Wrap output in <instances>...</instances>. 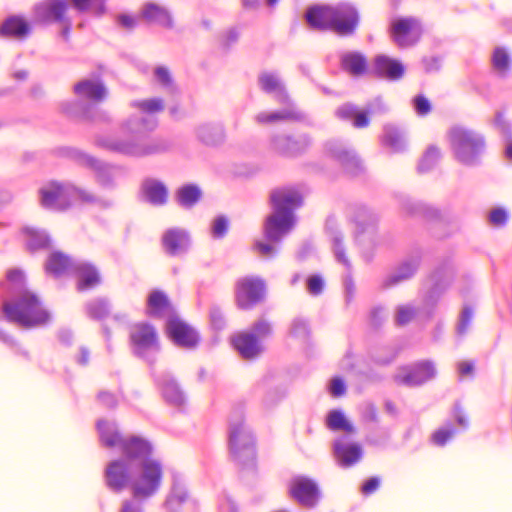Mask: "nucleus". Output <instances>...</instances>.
Segmentation results:
<instances>
[{"mask_svg":"<svg viewBox=\"0 0 512 512\" xmlns=\"http://www.w3.org/2000/svg\"><path fill=\"white\" fill-rule=\"evenodd\" d=\"M230 222L226 215L216 216L211 224V235L214 239H223L229 230Z\"/></svg>","mask_w":512,"mask_h":512,"instance_id":"60","label":"nucleus"},{"mask_svg":"<svg viewBox=\"0 0 512 512\" xmlns=\"http://www.w3.org/2000/svg\"><path fill=\"white\" fill-rule=\"evenodd\" d=\"M334 117L343 122H351L354 128L363 129L369 126L370 118L368 112L359 110L352 102H345L339 105L334 111Z\"/></svg>","mask_w":512,"mask_h":512,"instance_id":"40","label":"nucleus"},{"mask_svg":"<svg viewBox=\"0 0 512 512\" xmlns=\"http://www.w3.org/2000/svg\"><path fill=\"white\" fill-rule=\"evenodd\" d=\"M341 68L353 76H362L368 72L366 56L359 51H350L340 58Z\"/></svg>","mask_w":512,"mask_h":512,"instance_id":"46","label":"nucleus"},{"mask_svg":"<svg viewBox=\"0 0 512 512\" xmlns=\"http://www.w3.org/2000/svg\"><path fill=\"white\" fill-rule=\"evenodd\" d=\"M400 373L394 376L398 385L409 388L420 387L437 376L435 363L430 359L418 360L400 367Z\"/></svg>","mask_w":512,"mask_h":512,"instance_id":"13","label":"nucleus"},{"mask_svg":"<svg viewBox=\"0 0 512 512\" xmlns=\"http://www.w3.org/2000/svg\"><path fill=\"white\" fill-rule=\"evenodd\" d=\"M7 280V294L8 298L12 295H18L29 291L27 278L23 270L19 268H12L6 273Z\"/></svg>","mask_w":512,"mask_h":512,"instance_id":"51","label":"nucleus"},{"mask_svg":"<svg viewBox=\"0 0 512 512\" xmlns=\"http://www.w3.org/2000/svg\"><path fill=\"white\" fill-rule=\"evenodd\" d=\"M161 242L165 253L171 257L186 254L191 246L188 232L179 228L167 229Z\"/></svg>","mask_w":512,"mask_h":512,"instance_id":"30","label":"nucleus"},{"mask_svg":"<svg viewBox=\"0 0 512 512\" xmlns=\"http://www.w3.org/2000/svg\"><path fill=\"white\" fill-rule=\"evenodd\" d=\"M154 385L164 402L172 407L182 410L187 404V396L177 378L169 371L161 373L151 372Z\"/></svg>","mask_w":512,"mask_h":512,"instance_id":"16","label":"nucleus"},{"mask_svg":"<svg viewBox=\"0 0 512 512\" xmlns=\"http://www.w3.org/2000/svg\"><path fill=\"white\" fill-rule=\"evenodd\" d=\"M423 261V251L416 247L412 252L402 259L395 267L393 273L384 278L382 288L388 289L398 285L401 282L412 279L419 271Z\"/></svg>","mask_w":512,"mask_h":512,"instance_id":"18","label":"nucleus"},{"mask_svg":"<svg viewBox=\"0 0 512 512\" xmlns=\"http://www.w3.org/2000/svg\"><path fill=\"white\" fill-rule=\"evenodd\" d=\"M326 426L331 431H343L348 434H355L354 425L347 419L342 409H332L326 416Z\"/></svg>","mask_w":512,"mask_h":512,"instance_id":"50","label":"nucleus"},{"mask_svg":"<svg viewBox=\"0 0 512 512\" xmlns=\"http://www.w3.org/2000/svg\"><path fill=\"white\" fill-rule=\"evenodd\" d=\"M248 332L253 333L262 342V340L273 335V327L268 320L258 319L252 323Z\"/></svg>","mask_w":512,"mask_h":512,"instance_id":"59","label":"nucleus"},{"mask_svg":"<svg viewBox=\"0 0 512 512\" xmlns=\"http://www.w3.org/2000/svg\"><path fill=\"white\" fill-rule=\"evenodd\" d=\"M189 494L187 488L177 476H173V483L164 502L167 512H182V506L187 502Z\"/></svg>","mask_w":512,"mask_h":512,"instance_id":"44","label":"nucleus"},{"mask_svg":"<svg viewBox=\"0 0 512 512\" xmlns=\"http://www.w3.org/2000/svg\"><path fill=\"white\" fill-rule=\"evenodd\" d=\"M129 344L132 354L146 362L153 370L161 351V343L155 326L146 321L136 323L134 330L129 334Z\"/></svg>","mask_w":512,"mask_h":512,"instance_id":"8","label":"nucleus"},{"mask_svg":"<svg viewBox=\"0 0 512 512\" xmlns=\"http://www.w3.org/2000/svg\"><path fill=\"white\" fill-rule=\"evenodd\" d=\"M492 65L499 72H507L511 69L512 60L503 47H496L492 54Z\"/></svg>","mask_w":512,"mask_h":512,"instance_id":"56","label":"nucleus"},{"mask_svg":"<svg viewBox=\"0 0 512 512\" xmlns=\"http://www.w3.org/2000/svg\"><path fill=\"white\" fill-rule=\"evenodd\" d=\"M331 13L332 4H312L305 9L303 19L313 31L331 32Z\"/></svg>","mask_w":512,"mask_h":512,"instance_id":"29","label":"nucleus"},{"mask_svg":"<svg viewBox=\"0 0 512 512\" xmlns=\"http://www.w3.org/2000/svg\"><path fill=\"white\" fill-rule=\"evenodd\" d=\"M447 290L437 284H431L426 290L423 296V305L429 318L435 314L436 308Z\"/></svg>","mask_w":512,"mask_h":512,"instance_id":"54","label":"nucleus"},{"mask_svg":"<svg viewBox=\"0 0 512 512\" xmlns=\"http://www.w3.org/2000/svg\"><path fill=\"white\" fill-rule=\"evenodd\" d=\"M2 311L7 321L27 329L46 326L52 319L42 300L31 290L3 301Z\"/></svg>","mask_w":512,"mask_h":512,"instance_id":"4","label":"nucleus"},{"mask_svg":"<svg viewBox=\"0 0 512 512\" xmlns=\"http://www.w3.org/2000/svg\"><path fill=\"white\" fill-rule=\"evenodd\" d=\"M174 198L181 208L189 210L201 201L203 191L196 183H186L177 188Z\"/></svg>","mask_w":512,"mask_h":512,"instance_id":"45","label":"nucleus"},{"mask_svg":"<svg viewBox=\"0 0 512 512\" xmlns=\"http://www.w3.org/2000/svg\"><path fill=\"white\" fill-rule=\"evenodd\" d=\"M306 286L308 292L313 296L320 295L325 287V281L321 274H311L306 279Z\"/></svg>","mask_w":512,"mask_h":512,"instance_id":"64","label":"nucleus"},{"mask_svg":"<svg viewBox=\"0 0 512 512\" xmlns=\"http://www.w3.org/2000/svg\"><path fill=\"white\" fill-rule=\"evenodd\" d=\"M441 159V151L436 145H429L422 156L420 157L417 164V172L424 174L430 172Z\"/></svg>","mask_w":512,"mask_h":512,"instance_id":"53","label":"nucleus"},{"mask_svg":"<svg viewBox=\"0 0 512 512\" xmlns=\"http://www.w3.org/2000/svg\"><path fill=\"white\" fill-rule=\"evenodd\" d=\"M333 455L340 467L349 468L362 459L363 449L359 443L347 442V436L342 435L333 441Z\"/></svg>","mask_w":512,"mask_h":512,"instance_id":"25","label":"nucleus"},{"mask_svg":"<svg viewBox=\"0 0 512 512\" xmlns=\"http://www.w3.org/2000/svg\"><path fill=\"white\" fill-rule=\"evenodd\" d=\"M302 194L288 188H275L270 193L272 212L295 221V210L303 205Z\"/></svg>","mask_w":512,"mask_h":512,"instance_id":"20","label":"nucleus"},{"mask_svg":"<svg viewBox=\"0 0 512 512\" xmlns=\"http://www.w3.org/2000/svg\"><path fill=\"white\" fill-rule=\"evenodd\" d=\"M140 194L144 202L155 207H161L168 202L169 190L161 180L146 178L141 183Z\"/></svg>","mask_w":512,"mask_h":512,"instance_id":"34","label":"nucleus"},{"mask_svg":"<svg viewBox=\"0 0 512 512\" xmlns=\"http://www.w3.org/2000/svg\"><path fill=\"white\" fill-rule=\"evenodd\" d=\"M417 24L419 21L414 17H399L391 23V38L398 47L412 46L417 43L419 37L412 38L413 29Z\"/></svg>","mask_w":512,"mask_h":512,"instance_id":"32","label":"nucleus"},{"mask_svg":"<svg viewBox=\"0 0 512 512\" xmlns=\"http://www.w3.org/2000/svg\"><path fill=\"white\" fill-rule=\"evenodd\" d=\"M455 267L453 259L450 256L443 257L432 269L428 278L431 284H437L443 288L449 289L455 280Z\"/></svg>","mask_w":512,"mask_h":512,"instance_id":"41","label":"nucleus"},{"mask_svg":"<svg viewBox=\"0 0 512 512\" xmlns=\"http://www.w3.org/2000/svg\"><path fill=\"white\" fill-rule=\"evenodd\" d=\"M74 192L82 202L89 203V204H98L103 208H110L112 206L111 200H106V199H101L99 197H96L95 195L87 192L85 189L75 188Z\"/></svg>","mask_w":512,"mask_h":512,"instance_id":"62","label":"nucleus"},{"mask_svg":"<svg viewBox=\"0 0 512 512\" xmlns=\"http://www.w3.org/2000/svg\"><path fill=\"white\" fill-rule=\"evenodd\" d=\"M313 145V138L308 133L298 135L276 134L270 139L271 149L285 158H297L304 155Z\"/></svg>","mask_w":512,"mask_h":512,"instance_id":"15","label":"nucleus"},{"mask_svg":"<svg viewBox=\"0 0 512 512\" xmlns=\"http://www.w3.org/2000/svg\"><path fill=\"white\" fill-rule=\"evenodd\" d=\"M288 494L301 507L307 509L316 508L323 498L317 481L302 474L295 475L290 479Z\"/></svg>","mask_w":512,"mask_h":512,"instance_id":"11","label":"nucleus"},{"mask_svg":"<svg viewBox=\"0 0 512 512\" xmlns=\"http://www.w3.org/2000/svg\"><path fill=\"white\" fill-rule=\"evenodd\" d=\"M60 108L70 118L92 123H109L111 121L109 113L93 103L70 100L62 102Z\"/></svg>","mask_w":512,"mask_h":512,"instance_id":"17","label":"nucleus"},{"mask_svg":"<svg viewBox=\"0 0 512 512\" xmlns=\"http://www.w3.org/2000/svg\"><path fill=\"white\" fill-rule=\"evenodd\" d=\"M152 443L142 445L136 440L125 445L124 452L111 460L104 470L106 487L113 493L131 489L134 498H148L160 489L163 466L153 458Z\"/></svg>","mask_w":512,"mask_h":512,"instance_id":"1","label":"nucleus"},{"mask_svg":"<svg viewBox=\"0 0 512 512\" xmlns=\"http://www.w3.org/2000/svg\"><path fill=\"white\" fill-rule=\"evenodd\" d=\"M54 152L59 157L67 158L77 165L93 171L96 182L103 189H115L116 182L112 171L114 168L112 164L71 146L57 147Z\"/></svg>","mask_w":512,"mask_h":512,"instance_id":"7","label":"nucleus"},{"mask_svg":"<svg viewBox=\"0 0 512 512\" xmlns=\"http://www.w3.org/2000/svg\"><path fill=\"white\" fill-rule=\"evenodd\" d=\"M72 275L76 278L75 289L78 293L92 291L103 283L99 269L90 261L78 260Z\"/></svg>","mask_w":512,"mask_h":512,"instance_id":"23","label":"nucleus"},{"mask_svg":"<svg viewBox=\"0 0 512 512\" xmlns=\"http://www.w3.org/2000/svg\"><path fill=\"white\" fill-rule=\"evenodd\" d=\"M70 3L79 13H89L97 18L107 11V0H70Z\"/></svg>","mask_w":512,"mask_h":512,"instance_id":"52","label":"nucleus"},{"mask_svg":"<svg viewBox=\"0 0 512 512\" xmlns=\"http://www.w3.org/2000/svg\"><path fill=\"white\" fill-rule=\"evenodd\" d=\"M164 333L179 348L194 349L201 341L199 332L184 321L178 313L165 321Z\"/></svg>","mask_w":512,"mask_h":512,"instance_id":"14","label":"nucleus"},{"mask_svg":"<svg viewBox=\"0 0 512 512\" xmlns=\"http://www.w3.org/2000/svg\"><path fill=\"white\" fill-rule=\"evenodd\" d=\"M448 139L457 162L467 167L482 164V156L486 149L484 135L463 126H454L448 132Z\"/></svg>","mask_w":512,"mask_h":512,"instance_id":"5","label":"nucleus"},{"mask_svg":"<svg viewBox=\"0 0 512 512\" xmlns=\"http://www.w3.org/2000/svg\"><path fill=\"white\" fill-rule=\"evenodd\" d=\"M289 107L276 110L273 112H261L256 115V121L260 124H269L276 121L289 120L293 122L303 123L306 126H314L313 119L302 110L298 109L290 100Z\"/></svg>","mask_w":512,"mask_h":512,"instance_id":"27","label":"nucleus"},{"mask_svg":"<svg viewBox=\"0 0 512 512\" xmlns=\"http://www.w3.org/2000/svg\"><path fill=\"white\" fill-rule=\"evenodd\" d=\"M267 299V284L260 276H245L235 284L234 301L237 309L251 311Z\"/></svg>","mask_w":512,"mask_h":512,"instance_id":"9","label":"nucleus"},{"mask_svg":"<svg viewBox=\"0 0 512 512\" xmlns=\"http://www.w3.org/2000/svg\"><path fill=\"white\" fill-rule=\"evenodd\" d=\"M197 140L207 147H219L226 140L224 126L220 123L206 122L195 128Z\"/></svg>","mask_w":512,"mask_h":512,"instance_id":"38","label":"nucleus"},{"mask_svg":"<svg viewBox=\"0 0 512 512\" xmlns=\"http://www.w3.org/2000/svg\"><path fill=\"white\" fill-rule=\"evenodd\" d=\"M379 140L382 146L388 147L394 153H402L406 151V131L395 124H384Z\"/></svg>","mask_w":512,"mask_h":512,"instance_id":"39","label":"nucleus"},{"mask_svg":"<svg viewBox=\"0 0 512 512\" xmlns=\"http://www.w3.org/2000/svg\"><path fill=\"white\" fill-rule=\"evenodd\" d=\"M84 311L88 318L101 321L111 312V303L106 297H95L84 304Z\"/></svg>","mask_w":512,"mask_h":512,"instance_id":"49","label":"nucleus"},{"mask_svg":"<svg viewBox=\"0 0 512 512\" xmlns=\"http://www.w3.org/2000/svg\"><path fill=\"white\" fill-rule=\"evenodd\" d=\"M260 88L268 94L274 93L281 104L290 103V96L281 82L271 73L263 72L258 77Z\"/></svg>","mask_w":512,"mask_h":512,"instance_id":"47","label":"nucleus"},{"mask_svg":"<svg viewBox=\"0 0 512 512\" xmlns=\"http://www.w3.org/2000/svg\"><path fill=\"white\" fill-rule=\"evenodd\" d=\"M141 16L150 23L159 25L162 28L171 30L174 28L172 13L166 8L154 2L144 4Z\"/></svg>","mask_w":512,"mask_h":512,"instance_id":"42","label":"nucleus"},{"mask_svg":"<svg viewBox=\"0 0 512 512\" xmlns=\"http://www.w3.org/2000/svg\"><path fill=\"white\" fill-rule=\"evenodd\" d=\"M75 95L88 100L87 103L98 104L108 97V89L102 79H82L73 86Z\"/></svg>","mask_w":512,"mask_h":512,"instance_id":"31","label":"nucleus"},{"mask_svg":"<svg viewBox=\"0 0 512 512\" xmlns=\"http://www.w3.org/2000/svg\"><path fill=\"white\" fill-rule=\"evenodd\" d=\"M325 230L328 234L331 242L332 249L336 260L341 263L348 270L351 269V262L346 256V250L344 246V236L341 230L338 228L337 219L334 215H329L325 222Z\"/></svg>","mask_w":512,"mask_h":512,"instance_id":"36","label":"nucleus"},{"mask_svg":"<svg viewBox=\"0 0 512 512\" xmlns=\"http://www.w3.org/2000/svg\"><path fill=\"white\" fill-rule=\"evenodd\" d=\"M451 416L453 421L459 426L460 431H466L469 428V418L459 400L454 402Z\"/></svg>","mask_w":512,"mask_h":512,"instance_id":"61","label":"nucleus"},{"mask_svg":"<svg viewBox=\"0 0 512 512\" xmlns=\"http://www.w3.org/2000/svg\"><path fill=\"white\" fill-rule=\"evenodd\" d=\"M401 206L411 217H419L427 221H437L441 218V211L435 206L408 197L402 200Z\"/></svg>","mask_w":512,"mask_h":512,"instance_id":"43","label":"nucleus"},{"mask_svg":"<svg viewBox=\"0 0 512 512\" xmlns=\"http://www.w3.org/2000/svg\"><path fill=\"white\" fill-rule=\"evenodd\" d=\"M230 345L244 360L256 359L265 351L263 343L248 331L231 336Z\"/></svg>","mask_w":512,"mask_h":512,"instance_id":"26","label":"nucleus"},{"mask_svg":"<svg viewBox=\"0 0 512 512\" xmlns=\"http://www.w3.org/2000/svg\"><path fill=\"white\" fill-rule=\"evenodd\" d=\"M331 33L338 37H352L356 34L361 16L358 8L352 2L340 1L332 4Z\"/></svg>","mask_w":512,"mask_h":512,"instance_id":"10","label":"nucleus"},{"mask_svg":"<svg viewBox=\"0 0 512 512\" xmlns=\"http://www.w3.org/2000/svg\"><path fill=\"white\" fill-rule=\"evenodd\" d=\"M77 261L63 251L56 250L48 255L44 263V271L53 278L59 279L67 273L73 274Z\"/></svg>","mask_w":512,"mask_h":512,"instance_id":"35","label":"nucleus"},{"mask_svg":"<svg viewBox=\"0 0 512 512\" xmlns=\"http://www.w3.org/2000/svg\"><path fill=\"white\" fill-rule=\"evenodd\" d=\"M178 313L168 295L160 289H153L146 299L145 314L152 319L167 321L172 315Z\"/></svg>","mask_w":512,"mask_h":512,"instance_id":"24","label":"nucleus"},{"mask_svg":"<svg viewBox=\"0 0 512 512\" xmlns=\"http://www.w3.org/2000/svg\"><path fill=\"white\" fill-rule=\"evenodd\" d=\"M63 191V187L56 181H52L49 187L39 189L40 204L44 209L63 211L64 206L58 205V200Z\"/></svg>","mask_w":512,"mask_h":512,"instance_id":"48","label":"nucleus"},{"mask_svg":"<svg viewBox=\"0 0 512 512\" xmlns=\"http://www.w3.org/2000/svg\"><path fill=\"white\" fill-rule=\"evenodd\" d=\"M294 224V220L272 212L264 222V237L268 242L280 243Z\"/></svg>","mask_w":512,"mask_h":512,"instance_id":"33","label":"nucleus"},{"mask_svg":"<svg viewBox=\"0 0 512 512\" xmlns=\"http://www.w3.org/2000/svg\"><path fill=\"white\" fill-rule=\"evenodd\" d=\"M228 447L230 457L237 466L241 477L251 475L258 477V461L256 437L245 425L242 415L236 421L229 424Z\"/></svg>","mask_w":512,"mask_h":512,"instance_id":"3","label":"nucleus"},{"mask_svg":"<svg viewBox=\"0 0 512 512\" xmlns=\"http://www.w3.org/2000/svg\"><path fill=\"white\" fill-rule=\"evenodd\" d=\"M325 150L348 177L356 178L365 173L364 163L353 147L339 141H329L325 144Z\"/></svg>","mask_w":512,"mask_h":512,"instance_id":"12","label":"nucleus"},{"mask_svg":"<svg viewBox=\"0 0 512 512\" xmlns=\"http://www.w3.org/2000/svg\"><path fill=\"white\" fill-rule=\"evenodd\" d=\"M355 229L353 238L355 244L360 248L362 258L366 263H371L380 246V237L378 234V216L368 207L358 205L354 208L350 220Z\"/></svg>","mask_w":512,"mask_h":512,"instance_id":"6","label":"nucleus"},{"mask_svg":"<svg viewBox=\"0 0 512 512\" xmlns=\"http://www.w3.org/2000/svg\"><path fill=\"white\" fill-rule=\"evenodd\" d=\"M146 124L144 118H129L123 126L131 133L129 138L99 137L96 139V145L110 152L130 157H145L167 152L170 143L162 138H151L145 129Z\"/></svg>","mask_w":512,"mask_h":512,"instance_id":"2","label":"nucleus"},{"mask_svg":"<svg viewBox=\"0 0 512 512\" xmlns=\"http://www.w3.org/2000/svg\"><path fill=\"white\" fill-rule=\"evenodd\" d=\"M290 334L295 338L310 339L311 327L309 321L302 317L294 318L291 323Z\"/></svg>","mask_w":512,"mask_h":512,"instance_id":"57","label":"nucleus"},{"mask_svg":"<svg viewBox=\"0 0 512 512\" xmlns=\"http://www.w3.org/2000/svg\"><path fill=\"white\" fill-rule=\"evenodd\" d=\"M21 234L25 237V249L30 254L48 250L52 247V239L47 230L43 228L24 226Z\"/></svg>","mask_w":512,"mask_h":512,"instance_id":"37","label":"nucleus"},{"mask_svg":"<svg viewBox=\"0 0 512 512\" xmlns=\"http://www.w3.org/2000/svg\"><path fill=\"white\" fill-rule=\"evenodd\" d=\"M421 64L426 74L438 73L442 69L443 57L441 55L424 56Z\"/></svg>","mask_w":512,"mask_h":512,"instance_id":"63","label":"nucleus"},{"mask_svg":"<svg viewBox=\"0 0 512 512\" xmlns=\"http://www.w3.org/2000/svg\"><path fill=\"white\" fill-rule=\"evenodd\" d=\"M370 73L377 79L397 82L404 77L406 66L399 59L392 58L385 54H379L373 59Z\"/></svg>","mask_w":512,"mask_h":512,"instance_id":"22","label":"nucleus"},{"mask_svg":"<svg viewBox=\"0 0 512 512\" xmlns=\"http://www.w3.org/2000/svg\"><path fill=\"white\" fill-rule=\"evenodd\" d=\"M209 323H210V328L214 332H217V333L222 332L226 328V326H227L226 317H225L224 312L222 311V309L219 306L213 305L210 307Z\"/></svg>","mask_w":512,"mask_h":512,"instance_id":"58","label":"nucleus"},{"mask_svg":"<svg viewBox=\"0 0 512 512\" xmlns=\"http://www.w3.org/2000/svg\"><path fill=\"white\" fill-rule=\"evenodd\" d=\"M32 24L22 14H11L0 23V38L25 40L32 34Z\"/></svg>","mask_w":512,"mask_h":512,"instance_id":"28","label":"nucleus"},{"mask_svg":"<svg viewBox=\"0 0 512 512\" xmlns=\"http://www.w3.org/2000/svg\"><path fill=\"white\" fill-rule=\"evenodd\" d=\"M69 2L67 0H43L33 6V23L50 25L65 21Z\"/></svg>","mask_w":512,"mask_h":512,"instance_id":"21","label":"nucleus"},{"mask_svg":"<svg viewBox=\"0 0 512 512\" xmlns=\"http://www.w3.org/2000/svg\"><path fill=\"white\" fill-rule=\"evenodd\" d=\"M96 428L99 435V441L102 446L107 448H119L120 453L124 452L125 445L129 444L130 441L136 440L142 445L151 443L148 439L141 436L130 435L124 437L118 428L116 422H110L105 419H99L96 422Z\"/></svg>","mask_w":512,"mask_h":512,"instance_id":"19","label":"nucleus"},{"mask_svg":"<svg viewBox=\"0 0 512 512\" xmlns=\"http://www.w3.org/2000/svg\"><path fill=\"white\" fill-rule=\"evenodd\" d=\"M458 430L453 425L451 419H448L442 427H439L431 435V442L436 446H445L449 439L454 436Z\"/></svg>","mask_w":512,"mask_h":512,"instance_id":"55","label":"nucleus"}]
</instances>
